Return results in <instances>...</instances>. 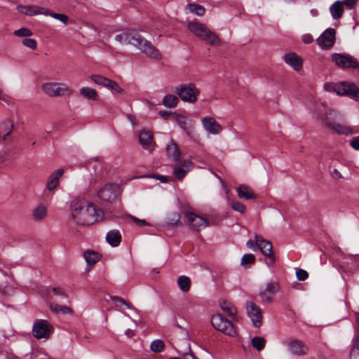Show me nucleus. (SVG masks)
Wrapping results in <instances>:
<instances>
[{
    "mask_svg": "<svg viewBox=\"0 0 359 359\" xmlns=\"http://www.w3.org/2000/svg\"><path fill=\"white\" fill-rule=\"evenodd\" d=\"M104 213L95 204L83 198H74L70 205V217L77 225L89 226L101 221Z\"/></svg>",
    "mask_w": 359,
    "mask_h": 359,
    "instance_id": "f257e3e1",
    "label": "nucleus"
},
{
    "mask_svg": "<svg viewBox=\"0 0 359 359\" xmlns=\"http://www.w3.org/2000/svg\"><path fill=\"white\" fill-rule=\"evenodd\" d=\"M325 90L334 91L339 95L347 96L351 98L359 97V88L353 83L341 81L338 83H327L324 85Z\"/></svg>",
    "mask_w": 359,
    "mask_h": 359,
    "instance_id": "f03ea898",
    "label": "nucleus"
},
{
    "mask_svg": "<svg viewBox=\"0 0 359 359\" xmlns=\"http://www.w3.org/2000/svg\"><path fill=\"white\" fill-rule=\"evenodd\" d=\"M43 92L50 97L70 95L72 90L64 83L46 82L41 86Z\"/></svg>",
    "mask_w": 359,
    "mask_h": 359,
    "instance_id": "7ed1b4c3",
    "label": "nucleus"
},
{
    "mask_svg": "<svg viewBox=\"0 0 359 359\" xmlns=\"http://www.w3.org/2000/svg\"><path fill=\"white\" fill-rule=\"evenodd\" d=\"M211 323L216 330L228 336L235 337L237 334L232 323L220 313L212 316Z\"/></svg>",
    "mask_w": 359,
    "mask_h": 359,
    "instance_id": "20e7f679",
    "label": "nucleus"
},
{
    "mask_svg": "<svg viewBox=\"0 0 359 359\" xmlns=\"http://www.w3.org/2000/svg\"><path fill=\"white\" fill-rule=\"evenodd\" d=\"M136 48L151 60L159 61L162 58L160 51L151 42L140 36H136Z\"/></svg>",
    "mask_w": 359,
    "mask_h": 359,
    "instance_id": "39448f33",
    "label": "nucleus"
},
{
    "mask_svg": "<svg viewBox=\"0 0 359 359\" xmlns=\"http://www.w3.org/2000/svg\"><path fill=\"white\" fill-rule=\"evenodd\" d=\"M180 99L186 102L194 103L197 101V96L200 90L194 83L182 84L175 90Z\"/></svg>",
    "mask_w": 359,
    "mask_h": 359,
    "instance_id": "423d86ee",
    "label": "nucleus"
},
{
    "mask_svg": "<svg viewBox=\"0 0 359 359\" xmlns=\"http://www.w3.org/2000/svg\"><path fill=\"white\" fill-rule=\"evenodd\" d=\"M121 194L120 187L117 184L107 183L104 184L97 191L100 200L104 202L113 203Z\"/></svg>",
    "mask_w": 359,
    "mask_h": 359,
    "instance_id": "0eeeda50",
    "label": "nucleus"
},
{
    "mask_svg": "<svg viewBox=\"0 0 359 359\" xmlns=\"http://www.w3.org/2000/svg\"><path fill=\"white\" fill-rule=\"evenodd\" d=\"M53 331V326L46 320H36L32 328L33 336L37 339H49Z\"/></svg>",
    "mask_w": 359,
    "mask_h": 359,
    "instance_id": "6e6552de",
    "label": "nucleus"
},
{
    "mask_svg": "<svg viewBox=\"0 0 359 359\" xmlns=\"http://www.w3.org/2000/svg\"><path fill=\"white\" fill-rule=\"evenodd\" d=\"M332 60L340 68L359 69L358 62L351 55L334 53L332 55Z\"/></svg>",
    "mask_w": 359,
    "mask_h": 359,
    "instance_id": "1a4fd4ad",
    "label": "nucleus"
},
{
    "mask_svg": "<svg viewBox=\"0 0 359 359\" xmlns=\"http://www.w3.org/2000/svg\"><path fill=\"white\" fill-rule=\"evenodd\" d=\"M255 240L257 248L261 250L262 254L269 257L270 264H273L276 261V259L273 252L272 243L258 235H255Z\"/></svg>",
    "mask_w": 359,
    "mask_h": 359,
    "instance_id": "9d476101",
    "label": "nucleus"
},
{
    "mask_svg": "<svg viewBox=\"0 0 359 359\" xmlns=\"http://www.w3.org/2000/svg\"><path fill=\"white\" fill-rule=\"evenodd\" d=\"M138 140L142 147L149 153H151L156 148L154 135L148 130L143 129L140 132Z\"/></svg>",
    "mask_w": 359,
    "mask_h": 359,
    "instance_id": "9b49d317",
    "label": "nucleus"
},
{
    "mask_svg": "<svg viewBox=\"0 0 359 359\" xmlns=\"http://www.w3.org/2000/svg\"><path fill=\"white\" fill-rule=\"evenodd\" d=\"M246 309L248 314L254 325L259 327L262 324V312L261 309L252 301L247 302Z\"/></svg>",
    "mask_w": 359,
    "mask_h": 359,
    "instance_id": "f8f14e48",
    "label": "nucleus"
},
{
    "mask_svg": "<svg viewBox=\"0 0 359 359\" xmlns=\"http://www.w3.org/2000/svg\"><path fill=\"white\" fill-rule=\"evenodd\" d=\"M336 31L332 28L327 29L318 39L317 41L322 49H330L335 42Z\"/></svg>",
    "mask_w": 359,
    "mask_h": 359,
    "instance_id": "ddd939ff",
    "label": "nucleus"
},
{
    "mask_svg": "<svg viewBox=\"0 0 359 359\" xmlns=\"http://www.w3.org/2000/svg\"><path fill=\"white\" fill-rule=\"evenodd\" d=\"M332 114V112H330L329 114H327L325 116V125L328 128L332 130L333 132L337 133V134H341V135H348L353 133V130L351 128L346 126V125H341L337 122H335L334 120L332 119V117L330 116Z\"/></svg>",
    "mask_w": 359,
    "mask_h": 359,
    "instance_id": "4468645a",
    "label": "nucleus"
},
{
    "mask_svg": "<svg viewBox=\"0 0 359 359\" xmlns=\"http://www.w3.org/2000/svg\"><path fill=\"white\" fill-rule=\"evenodd\" d=\"M90 79L93 81H94L96 84L99 86H102L106 87L109 89L113 90L120 94H123L124 93L123 89H122L118 84L109 79H107L104 76L100 75H91Z\"/></svg>",
    "mask_w": 359,
    "mask_h": 359,
    "instance_id": "2eb2a0df",
    "label": "nucleus"
},
{
    "mask_svg": "<svg viewBox=\"0 0 359 359\" xmlns=\"http://www.w3.org/2000/svg\"><path fill=\"white\" fill-rule=\"evenodd\" d=\"M186 215L188 219L189 224L194 231H199L210 224L206 219L193 212H187Z\"/></svg>",
    "mask_w": 359,
    "mask_h": 359,
    "instance_id": "dca6fc26",
    "label": "nucleus"
},
{
    "mask_svg": "<svg viewBox=\"0 0 359 359\" xmlns=\"http://www.w3.org/2000/svg\"><path fill=\"white\" fill-rule=\"evenodd\" d=\"M279 290L280 287L278 283H267L266 288L260 290L259 294L263 302L271 303L275 294L278 292Z\"/></svg>",
    "mask_w": 359,
    "mask_h": 359,
    "instance_id": "f3484780",
    "label": "nucleus"
},
{
    "mask_svg": "<svg viewBox=\"0 0 359 359\" xmlns=\"http://www.w3.org/2000/svg\"><path fill=\"white\" fill-rule=\"evenodd\" d=\"M46 8L39 6H32V5H19L17 7V10L19 13L28 15V16H34L37 15H45L48 13L46 12Z\"/></svg>",
    "mask_w": 359,
    "mask_h": 359,
    "instance_id": "a211bd4d",
    "label": "nucleus"
},
{
    "mask_svg": "<svg viewBox=\"0 0 359 359\" xmlns=\"http://www.w3.org/2000/svg\"><path fill=\"white\" fill-rule=\"evenodd\" d=\"M204 128L211 134L217 135L222 130V127L213 117L208 116L201 120Z\"/></svg>",
    "mask_w": 359,
    "mask_h": 359,
    "instance_id": "6ab92c4d",
    "label": "nucleus"
},
{
    "mask_svg": "<svg viewBox=\"0 0 359 359\" xmlns=\"http://www.w3.org/2000/svg\"><path fill=\"white\" fill-rule=\"evenodd\" d=\"M13 130V124L11 121L6 120L0 123V140L11 141Z\"/></svg>",
    "mask_w": 359,
    "mask_h": 359,
    "instance_id": "aec40b11",
    "label": "nucleus"
},
{
    "mask_svg": "<svg viewBox=\"0 0 359 359\" xmlns=\"http://www.w3.org/2000/svg\"><path fill=\"white\" fill-rule=\"evenodd\" d=\"M284 61L295 71H299L302 68L303 60L294 53H290L285 55Z\"/></svg>",
    "mask_w": 359,
    "mask_h": 359,
    "instance_id": "412c9836",
    "label": "nucleus"
},
{
    "mask_svg": "<svg viewBox=\"0 0 359 359\" xmlns=\"http://www.w3.org/2000/svg\"><path fill=\"white\" fill-rule=\"evenodd\" d=\"M63 173L64 170L62 168H59L50 175L46 184V187L48 190L52 191L57 187L60 183V180L61 177L63 175Z\"/></svg>",
    "mask_w": 359,
    "mask_h": 359,
    "instance_id": "4be33fe9",
    "label": "nucleus"
},
{
    "mask_svg": "<svg viewBox=\"0 0 359 359\" xmlns=\"http://www.w3.org/2000/svg\"><path fill=\"white\" fill-rule=\"evenodd\" d=\"M290 352L297 355H306L309 351L308 347L299 340H294L288 345Z\"/></svg>",
    "mask_w": 359,
    "mask_h": 359,
    "instance_id": "5701e85b",
    "label": "nucleus"
},
{
    "mask_svg": "<svg viewBox=\"0 0 359 359\" xmlns=\"http://www.w3.org/2000/svg\"><path fill=\"white\" fill-rule=\"evenodd\" d=\"M236 191L240 198L250 200L257 198V194L247 185L241 184L238 186L236 188Z\"/></svg>",
    "mask_w": 359,
    "mask_h": 359,
    "instance_id": "b1692460",
    "label": "nucleus"
},
{
    "mask_svg": "<svg viewBox=\"0 0 359 359\" xmlns=\"http://www.w3.org/2000/svg\"><path fill=\"white\" fill-rule=\"evenodd\" d=\"M191 32L194 33L197 37L201 39L203 35L208 31V28L202 23L198 22H191L187 25Z\"/></svg>",
    "mask_w": 359,
    "mask_h": 359,
    "instance_id": "393cba45",
    "label": "nucleus"
},
{
    "mask_svg": "<svg viewBox=\"0 0 359 359\" xmlns=\"http://www.w3.org/2000/svg\"><path fill=\"white\" fill-rule=\"evenodd\" d=\"M192 163L190 161H184L180 165H176L174 168V175L181 180L186 175L189 170L191 168Z\"/></svg>",
    "mask_w": 359,
    "mask_h": 359,
    "instance_id": "a878e982",
    "label": "nucleus"
},
{
    "mask_svg": "<svg viewBox=\"0 0 359 359\" xmlns=\"http://www.w3.org/2000/svg\"><path fill=\"white\" fill-rule=\"evenodd\" d=\"M356 336L353 340V345L350 352V358L355 359L359 355V315H356Z\"/></svg>",
    "mask_w": 359,
    "mask_h": 359,
    "instance_id": "bb28decb",
    "label": "nucleus"
},
{
    "mask_svg": "<svg viewBox=\"0 0 359 359\" xmlns=\"http://www.w3.org/2000/svg\"><path fill=\"white\" fill-rule=\"evenodd\" d=\"M201 39L205 41L207 43L211 46H218L222 43L219 36L209 29L203 35Z\"/></svg>",
    "mask_w": 359,
    "mask_h": 359,
    "instance_id": "cd10ccee",
    "label": "nucleus"
},
{
    "mask_svg": "<svg viewBox=\"0 0 359 359\" xmlns=\"http://www.w3.org/2000/svg\"><path fill=\"white\" fill-rule=\"evenodd\" d=\"M106 240L113 247L118 246L121 241V235L117 230L110 231L106 236Z\"/></svg>",
    "mask_w": 359,
    "mask_h": 359,
    "instance_id": "c85d7f7f",
    "label": "nucleus"
},
{
    "mask_svg": "<svg viewBox=\"0 0 359 359\" xmlns=\"http://www.w3.org/2000/svg\"><path fill=\"white\" fill-rule=\"evenodd\" d=\"M330 11L334 19L340 18L344 13V3L341 1L334 2L330 6Z\"/></svg>",
    "mask_w": 359,
    "mask_h": 359,
    "instance_id": "c756f323",
    "label": "nucleus"
},
{
    "mask_svg": "<svg viewBox=\"0 0 359 359\" xmlns=\"http://www.w3.org/2000/svg\"><path fill=\"white\" fill-rule=\"evenodd\" d=\"M167 155L169 158H172L174 161L179 160L180 151L177 145L172 140L167 145L166 147Z\"/></svg>",
    "mask_w": 359,
    "mask_h": 359,
    "instance_id": "7c9ffc66",
    "label": "nucleus"
},
{
    "mask_svg": "<svg viewBox=\"0 0 359 359\" xmlns=\"http://www.w3.org/2000/svg\"><path fill=\"white\" fill-rule=\"evenodd\" d=\"M47 216V208L43 205H39L32 212V217L35 221H41Z\"/></svg>",
    "mask_w": 359,
    "mask_h": 359,
    "instance_id": "2f4dec72",
    "label": "nucleus"
},
{
    "mask_svg": "<svg viewBox=\"0 0 359 359\" xmlns=\"http://www.w3.org/2000/svg\"><path fill=\"white\" fill-rule=\"evenodd\" d=\"M83 257L87 262V264L90 266L94 265L96 262H97L100 256L99 253L94 250H86L83 253Z\"/></svg>",
    "mask_w": 359,
    "mask_h": 359,
    "instance_id": "473e14b6",
    "label": "nucleus"
},
{
    "mask_svg": "<svg viewBox=\"0 0 359 359\" xmlns=\"http://www.w3.org/2000/svg\"><path fill=\"white\" fill-rule=\"evenodd\" d=\"M220 307L224 312L227 313V315L233 318L236 317L237 313L236 308L229 302L226 301H223L220 302Z\"/></svg>",
    "mask_w": 359,
    "mask_h": 359,
    "instance_id": "72a5a7b5",
    "label": "nucleus"
},
{
    "mask_svg": "<svg viewBox=\"0 0 359 359\" xmlns=\"http://www.w3.org/2000/svg\"><path fill=\"white\" fill-rule=\"evenodd\" d=\"M162 102L163 104L168 108H174L177 105L179 99L174 95L168 94L164 96Z\"/></svg>",
    "mask_w": 359,
    "mask_h": 359,
    "instance_id": "f704fd0d",
    "label": "nucleus"
},
{
    "mask_svg": "<svg viewBox=\"0 0 359 359\" xmlns=\"http://www.w3.org/2000/svg\"><path fill=\"white\" fill-rule=\"evenodd\" d=\"M49 306L50 310L55 313H58L60 312L63 314L72 313V309L66 306H61L56 303H50Z\"/></svg>",
    "mask_w": 359,
    "mask_h": 359,
    "instance_id": "c9c22d12",
    "label": "nucleus"
},
{
    "mask_svg": "<svg viewBox=\"0 0 359 359\" xmlns=\"http://www.w3.org/2000/svg\"><path fill=\"white\" fill-rule=\"evenodd\" d=\"M80 93L87 99L92 100H97L98 97L97 91L89 87H83L81 88Z\"/></svg>",
    "mask_w": 359,
    "mask_h": 359,
    "instance_id": "e433bc0d",
    "label": "nucleus"
},
{
    "mask_svg": "<svg viewBox=\"0 0 359 359\" xmlns=\"http://www.w3.org/2000/svg\"><path fill=\"white\" fill-rule=\"evenodd\" d=\"M179 287L182 292H188L191 287V280L186 276H181L177 280Z\"/></svg>",
    "mask_w": 359,
    "mask_h": 359,
    "instance_id": "4c0bfd02",
    "label": "nucleus"
},
{
    "mask_svg": "<svg viewBox=\"0 0 359 359\" xmlns=\"http://www.w3.org/2000/svg\"><path fill=\"white\" fill-rule=\"evenodd\" d=\"M46 12L48 13L45 14L44 15H50L52 18L60 20L61 22H62L65 25H67L69 22V17L66 14L63 13H54L49 9L46 8Z\"/></svg>",
    "mask_w": 359,
    "mask_h": 359,
    "instance_id": "58836bf2",
    "label": "nucleus"
},
{
    "mask_svg": "<svg viewBox=\"0 0 359 359\" xmlns=\"http://www.w3.org/2000/svg\"><path fill=\"white\" fill-rule=\"evenodd\" d=\"M252 346L258 351H262L266 345V340L261 337H255L251 341Z\"/></svg>",
    "mask_w": 359,
    "mask_h": 359,
    "instance_id": "ea45409f",
    "label": "nucleus"
},
{
    "mask_svg": "<svg viewBox=\"0 0 359 359\" xmlns=\"http://www.w3.org/2000/svg\"><path fill=\"white\" fill-rule=\"evenodd\" d=\"M229 205L231 207V208L239 213L243 214L245 211L246 207L243 203H240L239 201H237L234 199L231 200L229 199Z\"/></svg>",
    "mask_w": 359,
    "mask_h": 359,
    "instance_id": "a19ab883",
    "label": "nucleus"
},
{
    "mask_svg": "<svg viewBox=\"0 0 359 359\" xmlns=\"http://www.w3.org/2000/svg\"><path fill=\"white\" fill-rule=\"evenodd\" d=\"M190 12L194 13L198 16H202L205 13V8L203 6L197 4H189L187 5Z\"/></svg>",
    "mask_w": 359,
    "mask_h": 359,
    "instance_id": "79ce46f5",
    "label": "nucleus"
},
{
    "mask_svg": "<svg viewBox=\"0 0 359 359\" xmlns=\"http://www.w3.org/2000/svg\"><path fill=\"white\" fill-rule=\"evenodd\" d=\"M110 299L113 302V303L115 304L116 306L121 308L123 306H126L129 309H132V305L128 304L126 301H125L123 299L117 297V296H111Z\"/></svg>",
    "mask_w": 359,
    "mask_h": 359,
    "instance_id": "37998d69",
    "label": "nucleus"
},
{
    "mask_svg": "<svg viewBox=\"0 0 359 359\" xmlns=\"http://www.w3.org/2000/svg\"><path fill=\"white\" fill-rule=\"evenodd\" d=\"M134 36L132 34L128 32H123L116 35V40L120 43H130L133 40Z\"/></svg>",
    "mask_w": 359,
    "mask_h": 359,
    "instance_id": "c03bdc74",
    "label": "nucleus"
},
{
    "mask_svg": "<svg viewBox=\"0 0 359 359\" xmlns=\"http://www.w3.org/2000/svg\"><path fill=\"white\" fill-rule=\"evenodd\" d=\"M150 347L154 352L159 353L164 349L165 344L162 340L156 339L151 342Z\"/></svg>",
    "mask_w": 359,
    "mask_h": 359,
    "instance_id": "a18cd8bd",
    "label": "nucleus"
},
{
    "mask_svg": "<svg viewBox=\"0 0 359 359\" xmlns=\"http://www.w3.org/2000/svg\"><path fill=\"white\" fill-rule=\"evenodd\" d=\"M167 223L169 225H182L180 216L177 213L171 214L167 219Z\"/></svg>",
    "mask_w": 359,
    "mask_h": 359,
    "instance_id": "49530a36",
    "label": "nucleus"
},
{
    "mask_svg": "<svg viewBox=\"0 0 359 359\" xmlns=\"http://www.w3.org/2000/svg\"><path fill=\"white\" fill-rule=\"evenodd\" d=\"M255 261V257L252 254H245L241 259V265L245 266L254 263Z\"/></svg>",
    "mask_w": 359,
    "mask_h": 359,
    "instance_id": "de8ad7c7",
    "label": "nucleus"
},
{
    "mask_svg": "<svg viewBox=\"0 0 359 359\" xmlns=\"http://www.w3.org/2000/svg\"><path fill=\"white\" fill-rule=\"evenodd\" d=\"M14 34L19 37H27L32 35V31L28 28H21L15 30Z\"/></svg>",
    "mask_w": 359,
    "mask_h": 359,
    "instance_id": "09e8293b",
    "label": "nucleus"
},
{
    "mask_svg": "<svg viewBox=\"0 0 359 359\" xmlns=\"http://www.w3.org/2000/svg\"><path fill=\"white\" fill-rule=\"evenodd\" d=\"M22 44L32 50L36 48V41L33 39L26 38L22 41Z\"/></svg>",
    "mask_w": 359,
    "mask_h": 359,
    "instance_id": "8fccbe9b",
    "label": "nucleus"
},
{
    "mask_svg": "<svg viewBox=\"0 0 359 359\" xmlns=\"http://www.w3.org/2000/svg\"><path fill=\"white\" fill-rule=\"evenodd\" d=\"M184 351L182 353V359H196L194 355L190 352V345L189 343H187V346L184 349Z\"/></svg>",
    "mask_w": 359,
    "mask_h": 359,
    "instance_id": "3c124183",
    "label": "nucleus"
},
{
    "mask_svg": "<svg viewBox=\"0 0 359 359\" xmlns=\"http://www.w3.org/2000/svg\"><path fill=\"white\" fill-rule=\"evenodd\" d=\"M297 278L300 281H304L307 279L309 274L307 271L304 269H298L296 272Z\"/></svg>",
    "mask_w": 359,
    "mask_h": 359,
    "instance_id": "603ef678",
    "label": "nucleus"
},
{
    "mask_svg": "<svg viewBox=\"0 0 359 359\" xmlns=\"http://www.w3.org/2000/svg\"><path fill=\"white\" fill-rule=\"evenodd\" d=\"M351 146L355 150H359V136L353 137L350 142Z\"/></svg>",
    "mask_w": 359,
    "mask_h": 359,
    "instance_id": "864d4df0",
    "label": "nucleus"
},
{
    "mask_svg": "<svg viewBox=\"0 0 359 359\" xmlns=\"http://www.w3.org/2000/svg\"><path fill=\"white\" fill-rule=\"evenodd\" d=\"M52 292L55 296H63L65 297V294L62 291V290L60 287H54L52 290Z\"/></svg>",
    "mask_w": 359,
    "mask_h": 359,
    "instance_id": "5fc2aeb1",
    "label": "nucleus"
},
{
    "mask_svg": "<svg viewBox=\"0 0 359 359\" xmlns=\"http://www.w3.org/2000/svg\"><path fill=\"white\" fill-rule=\"evenodd\" d=\"M246 245L248 248L252 249V250L255 251L257 250V249L258 248H257V245L256 244V242L252 241V240H249L247 243H246Z\"/></svg>",
    "mask_w": 359,
    "mask_h": 359,
    "instance_id": "6e6d98bb",
    "label": "nucleus"
},
{
    "mask_svg": "<svg viewBox=\"0 0 359 359\" xmlns=\"http://www.w3.org/2000/svg\"><path fill=\"white\" fill-rule=\"evenodd\" d=\"M302 41L304 43L309 44L313 41V37L311 34H305L302 37Z\"/></svg>",
    "mask_w": 359,
    "mask_h": 359,
    "instance_id": "4d7b16f0",
    "label": "nucleus"
},
{
    "mask_svg": "<svg viewBox=\"0 0 359 359\" xmlns=\"http://www.w3.org/2000/svg\"><path fill=\"white\" fill-rule=\"evenodd\" d=\"M159 115L163 118L165 120H168V119H170V114L171 113L170 111H160L158 112Z\"/></svg>",
    "mask_w": 359,
    "mask_h": 359,
    "instance_id": "13d9d810",
    "label": "nucleus"
},
{
    "mask_svg": "<svg viewBox=\"0 0 359 359\" xmlns=\"http://www.w3.org/2000/svg\"><path fill=\"white\" fill-rule=\"evenodd\" d=\"M136 226H151V224L144 219H140L136 218Z\"/></svg>",
    "mask_w": 359,
    "mask_h": 359,
    "instance_id": "bf43d9fd",
    "label": "nucleus"
},
{
    "mask_svg": "<svg viewBox=\"0 0 359 359\" xmlns=\"http://www.w3.org/2000/svg\"><path fill=\"white\" fill-rule=\"evenodd\" d=\"M357 0H344V1H342L344 3V5H346L348 8H352L355 4Z\"/></svg>",
    "mask_w": 359,
    "mask_h": 359,
    "instance_id": "052dcab7",
    "label": "nucleus"
},
{
    "mask_svg": "<svg viewBox=\"0 0 359 359\" xmlns=\"http://www.w3.org/2000/svg\"><path fill=\"white\" fill-rule=\"evenodd\" d=\"M154 177L163 183H166V182H169V179L167 176L156 175Z\"/></svg>",
    "mask_w": 359,
    "mask_h": 359,
    "instance_id": "680f3d73",
    "label": "nucleus"
},
{
    "mask_svg": "<svg viewBox=\"0 0 359 359\" xmlns=\"http://www.w3.org/2000/svg\"><path fill=\"white\" fill-rule=\"evenodd\" d=\"M126 335L128 338H131V337H133V336L134 335V332H133V330H128L126 332Z\"/></svg>",
    "mask_w": 359,
    "mask_h": 359,
    "instance_id": "e2e57ef3",
    "label": "nucleus"
},
{
    "mask_svg": "<svg viewBox=\"0 0 359 359\" xmlns=\"http://www.w3.org/2000/svg\"><path fill=\"white\" fill-rule=\"evenodd\" d=\"M333 172L340 179L343 178L342 175L340 173V172L337 169H334L333 170Z\"/></svg>",
    "mask_w": 359,
    "mask_h": 359,
    "instance_id": "0e129e2a",
    "label": "nucleus"
},
{
    "mask_svg": "<svg viewBox=\"0 0 359 359\" xmlns=\"http://www.w3.org/2000/svg\"><path fill=\"white\" fill-rule=\"evenodd\" d=\"M334 113V115L335 116V118L337 119L338 118H341V115L338 113V112H336V111H333Z\"/></svg>",
    "mask_w": 359,
    "mask_h": 359,
    "instance_id": "69168bd1",
    "label": "nucleus"
},
{
    "mask_svg": "<svg viewBox=\"0 0 359 359\" xmlns=\"http://www.w3.org/2000/svg\"><path fill=\"white\" fill-rule=\"evenodd\" d=\"M178 122H179V124L180 125V126H181L182 128H183V127H184V126H183V125L184 124V121H182L181 119H180V120L178 121Z\"/></svg>",
    "mask_w": 359,
    "mask_h": 359,
    "instance_id": "338daca9",
    "label": "nucleus"
},
{
    "mask_svg": "<svg viewBox=\"0 0 359 359\" xmlns=\"http://www.w3.org/2000/svg\"><path fill=\"white\" fill-rule=\"evenodd\" d=\"M170 359H182V358H178V357H175V358H170Z\"/></svg>",
    "mask_w": 359,
    "mask_h": 359,
    "instance_id": "774afa93",
    "label": "nucleus"
}]
</instances>
